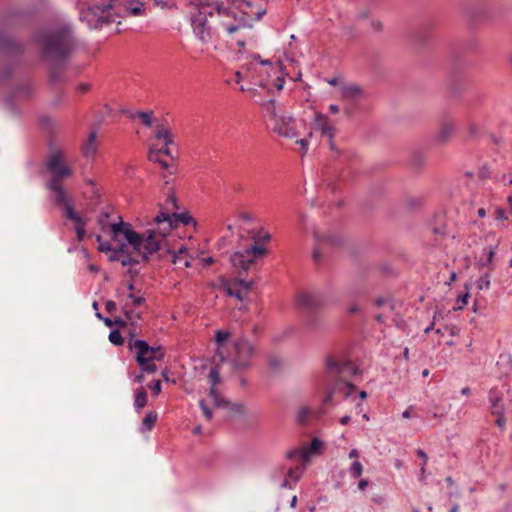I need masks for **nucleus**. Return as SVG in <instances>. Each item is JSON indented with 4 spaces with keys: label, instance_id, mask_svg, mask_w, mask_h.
Returning <instances> with one entry per match:
<instances>
[{
    "label": "nucleus",
    "instance_id": "f257e3e1",
    "mask_svg": "<svg viewBox=\"0 0 512 512\" xmlns=\"http://www.w3.org/2000/svg\"><path fill=\"white\" fill-rule=\"evenodd\" d=\"M156 229H147L143 234H139L131 228L129 223L122 220L119 223L111 224V236L116 240L123 235L133 250L142 256L144 261H148L150 255L158 252L162 248V242L165 237L175 227H167L165 222L157 221V215L153 218Z\"/></svg>",
    "mask_w": 512,
    "mask_h": 512
},
{
    "label": "nucleus",
    "instance_id": "f03ea898",
    "mask_svg": "<svg viewBox=\"0 0 512 512\" xmlns=\"http://www.w3.org/2000/svg\"><path fill=\"white\" fill-rule=\"evenodd\" d=\"M34 41L42 46V58L51 62L50 83H57L64 73V26L54 31H40Z\"/></svg>",
    "mask_w": 512,
    "mask_h": 512
},
{
    "label": "nucleus",
    "instance_id": "7ed1b4c3",
    "mask_svg": "<svg viewBox=\"0 0 512 512\" xmlns=\"http://www.w3.org/2000/svg\"><path fill=\"white\" fill-rule=\"evenodd\" d=\"M217 19L228 34H233L242 28L251 27L247 16L251 12L252 3L247 0H215Z\"/></svg>",
    "mask_w": 512,
    "mask_h": 512
},
{
    "label": "nucleus",
    "instance_id": "20e7f679",
    "mask_svg": "<svg viewBox=\"0 0 512 512\" xmlns=\"http://www.w3.org/2000/svg\"><path fill=\"white\" fill-rule=\"evenodd\" d=\"M217 19L228 34H233L242 28L251 27L247 16L251 12L252 3L247 0H215Z\"/></svg>",
    "mask_w": 512,
    "mask_h": 512
},
{
    "label": "nucleus",
    "instance_id": "39448f33",
    "mask_svg": "<svg viewBox=\"0 0 512 512\" xmlns=\"http://www.w3.org/2000/svg\"><path fill=\"white\" fill-rule=\"evenodd\" d=\"M215 1L198 3L195 11L190 13V25L194 36L204 45L212 42L217 34V28L214 25L217 19Z\"/></svg>",
    "mask_w": 512,
    "mask_h": 512
},
{
    "label": "nucleus",
    "instance_id": "423d86ee",
    "mask_svg": "<svg viewBox=\"0 0 512 512\" xmlns=\"http://www.w3.org/2000/svg\"><path fill=\"white\" fill-rule=\"evenodd\" d=\"M47 172L51 178L47 181L45 187L48 192V200L53 207H57L64 216V154L61 150H56L51 154L45 164Z\"/></svg>",
    "mask_w": 512,
    "mask_h": 512
},
{
    "label": "nucleus",
    "instance_id": "0eeeda50",
    "mask_svg": "<svg viewBox=\"0 0 512 512\" xmlns=\"http://www.w3.org/2000/svg\"><path fill=\"white\" fill-rule=\"evenodd\" d=\"M325 364L328 375L338 378L346 386L348 390L346 396H348L355 389V385L347 379L357 373V367L352 361L337 359L334 355H328Z\"/></svg>",
    "mask_w": 512,
    "mask_h": 512
},
{
    "label": "nucleus",
    "instance_id": "6e6552de",
    "mask_svg": "<svg viewBox=\"0 0 512 512\" xmlns=\"http://www.w3.org/2000/svg\"><path fill=\"white\" fill-rule=\"evenodd\" d=\"M266 254L267 249L254 242L244 251L233 253L230 257V262L233 267L239 268L242 272H247L250 266L255 263V258L265 256Z\"/></svg>",
    "mask_w": 512,
    "mask_h": 512
},
{
    "label": "nucleus",
    "instance_id": "1a4fd4ad",
    "mask_svg": "<svg viewBox=\"0 0 512 512\" xmlns=\"http://www.w3.org/2000/svg\"><path fill=\"white\" fill-rule=\"evenodd\" d=\"M488 401L490 413L496 417L495 425L504 431L506 427L504 391L498 387H492L488 393Z\"/></svg>",
    "mask_w": 512,
    "mask_h": 512
},
{
    "label": "nucleus",
    "instance_id": "9d476101",
    "mask_svg": "<svg viewBox=\"0 0 512 512\" xmlns=\"http://www.w3.org/2000/svg\"><path fill=\"white\" fill-rule=\"evenodd\" d=\"M235 355L232 365L235 370H246L251 365V357L254 352L252 344L246 338H239L234 343Z\"/></svg>",
    "mask_w": 512,
    "mask_h": 512
},
{
    "label": "nucleus",
    "instance_id": "9b49d317",
    "mask_svg": "<svg viewBox=\"0 0 512 512\" xmlns=\"http://www.w3.org/2000/svg\"><path fill=\"white\" fill-rule=\"evenodd\" d=\"M66 221L71 222L78 242L84 240L88 218L74 209L72 200L66 195Z\"/></svg>",
    "mask_w": 512,
    "mask_h": 512
},
{
    "label": "nucleus",
    "instance_id": "f8f14e48",
    "mask_svg": "<svg viewBox=\"0 0 512 512\" xmlns=\"http://www.w3.org/2000/svg\"><path fill=\"white\" fill-rule=\"evenodd\" d=\"M157 221L165 222L167 227H178L179 224H183L184 226L193 225L194 227L197 226V221L190 215L188 211L183 212H165L160 211L157 214Z\"/></svg>",
    "mask_w": 512,
    "mask_h": 512
},
{
    "label": "nucleus",
    "instance_id": "ddd939ff",
    "mask_svg": "<svg viewBox=\"0 0 512 512\" xmlns=\"http://www.w3.org/2000/svg\"><path fill=\"white\" fill-rule=\"evenodd\" d=\"M128 341V348L131 351H135V360L138 365H144L145 361H152L151 346L147 341L141 339H134V334H130Z\"/></svg>",
    "mask_w": 512,
    "mask_h": 512
},
{
    "label": "nucleus",
    "instance_id": "4468645a",
    "mask_svg": "<svg viewBox=\"0 0 512 512\" xmlns=\"http://www.w3.org/2000/svg\"><path fill=\"white\" fill-rule=\"evenodd\" d=\"M297 305L305 312L313 313L324 305V301L320 294L304 292L298 296Z\"/></svg>",
    "mask_w": 512,
    "mask_h": 512
},
{
    "label": "nucleus",
    "instance_id": "2eb2a0df",
    "mask_svg": "<svg viewBox=\"0 0 512 512\" xmlns=\"http://www.w3.org/2000/svg\"><path fill=\"white\" fill-rule=\"evenodd\" d=\"M272 129L279 136L285 138H295L297 136L295 120L290 116H281L280 118H276V121L273 122Z\"/></svg>",
    "mask_w": 512,
    "mask_h": 512
},
{
    "label": "nucleus",
    "instance_id": "dca6fc26",
    "mask_svg": "<svg viewBox=\"0 0 512 512\" xmlns=\"http://www.w3.org/2000/svg\"><path fill=\"white\" fill-rule=\"evenodd\" d=\"M99 150V144L97 142V131L93 129L89 132L87 139L81 144L80 151L82 156L87 159L94 161Z\"/></svg>",
    "mask_w": 512,
    "mask_h": 512
},
{
    "label": "nucleus",
    "instance_id": "f3484780",
    "mask_svg": "<svg viewBox=\"0 0 512 512\" xmlns=\"http://www.w3.org/2000/svg\"><path fill=\"white\" fill-rule=\"evenodd\" d=\"M314 126L326 138H331L335 135V127L330 123L328 117L322 113L315 114Z\"/></svg>",
    "mask_w": 512,
    "mask_h": 512
},
{
    "label": "nucleus",
    "instance_id": "a211bd4d",
    "mask_svg": "<svg viewBox=\"0 0 512 512\" xmlns=\"http://www.w3.org/2000/svg\"><path fill=\"white\" fill-rule=\"evenodd\" d=\"M24 52L23 46L10 39L8 36L0 33V53L8 55H19Z\"/></svg>",
    "mask_w": 512,
    "mask_h": 512
},
{
    "label": "nucleus",
    "instance_id": "6ab92c4d",
    "mask_svg": "<svg viewBox=\"0 0 512 512\" xmlns=\"http://www.w3.org/2000/svg\"><path fill=\"white\" fill-rule=\"evenodd\" d=\"M456 129L455 123L450 119H444L439 127L438 133H437V141L439 143H447L452 135L454 134Z\"/></svg>",
    "mask_w": 512,
    "mask_h": 512
},
{
    "label": "nucleus",
    "instance_id": "aec40b11",
    "mask_svg": "<svg viewBox=\"0 0 512 512\" xmlns=\"http://www.w3.org/2000/svg\"><path fill=\"white\" fill-rule=\"evenodd\" d=\"M342 97L345 101H360L365 94L361 87L356 84H347L341 88Z\"/></svg>",
    "mask_w": 512,
    "mask_h": 512
},
{
    "label": "nucleus",
    "instance_id": "412c9836",
    "mask_svg": "<svg viewBox=\"0 0 512 512\" xmlns=\"http://www.w3.org/2000/svg\"><path fill=\"white\" fill-rule=\"evenodd\" d=\"M114 0H100L99 3L92 4L88 7L87 12L102 18L104 13L112 8Z\"/></svg>",
    "mask_w": 512,
    "mask_h": 512
},
{
    "label": "nucleus",
    "instance_id": "4be33fe9",
    "mask_svg": "<svg viewBox=\"0 0 512 512\" xmlns=\"http://www.w3.org/2000/svg\"><path fill=\"white\" fill-rule=\"evenodd\" d=\"M121 113L127 115L131 119H134L135 117L140 118L142 124L146 127H150L152 125L153 111H151V110L150 111H137L136 113H132L126 109H122Z\"/></svg>",
    "mask_w": 512,
    "mask_h": 512
},
{
    "label": "nucleus",
    "instance_id": "5701e85b",
    "mask_svg": "<svg viewBox=\"0 0 512 512\" xmlns=\"http://www.w3.org/2000/svg\"><path fill=\"white\" fill-rule=\"evenodd\" d=\"M322 441L318 438L312 439L309 446L302 447V460L308 461L313 453H317L322 448Z\"/></svg>",
    "mask_w": 512,
    "mask_h": 512
},
{
    "label": "nucleus",
    "instance_id": "b1692460",
    "mask_svg": "<svg viewBox=\"0 0 512 512\" xmlns=\"http://www.w3.org/2000/svg\"><path fill=\"white\" fill-rule=\"evenodd\" d=\"M155 137L163 140L165 146L174 144V135L164 125H158L155 131Z\"/></svg>",
    "mask_w": 512,
    "mask_h": 512
},
{
    "label": "nucleus",
    "instance_id": "393cba45",
    "mask_svg": "<svg viewBox=\"0 0 512 512\" xmlns=\"http://www.w3.org/2000/svg\"><path fill=\"white\" fill-rule=\"evenodd\" d=\"M148 401V395L144 387H140L135 393L134 408L137 412H140Z\"/></svg>",
    "mask_w": 512,
    "mask_h": 512
},
{
    "label": "nucleus",
    "instance_id": "a878e982",
    "mask_svg": "<svg viewBox=\"0 0 512 512\" xmlns=\"http://www.w3.org/2000/svg\"><path fill=\"white\" fill-rule=\"evenodd\" d=\"M160 154H164V155H167V156H170L172 157L171 155V150L169 148V146H165L157 151H150L149 152V159L152 160V161H155V162H158L159 164H161L163 167H167L168 164L165 162V161H162L158 158V156Z\"/></svg>",
    "mask_w": 512,
    "mask_h": 512
},
{
    "label": "nucleus",
    "instance_id": "bb28decb",
    "mask_svg": "<svg viewBox=\"0 0 512 512\" xmlns=\"http://www.w3.org/2000/svg\"><path fill=\"white\" fill-rule=\"evenodd\" d=\"M157 418L156 412H148L142 420V430L151 431L156 424Z\"/></svg>",
    "mask_w": 512,
    "mask_h": 512
},
{
    "label": "nucleus",
    "instance_id": "cd10ccee",
    "mask_svg": "<svg viewBox=\"0 0 512 512\" xmlns=\"http://www.w3.org/2000/svg\"><path fill=\"white\" fill-rule=\"evenodd\" d=\"M266 114L269 116L272 122L276 121V118H280L276 113V101L274 99H270L262 104Z\"/></svg>",
    "mask_w": 512,
    "mask_h": 512
},
{
    "label": "nucleus",
    "instance_id": "c85d7f7f",
    "mask_svg": "<svg viewBox=\"0 0 512 512\" xmlns=\"http://www.w3.org/2000/svg\"><path fill=\"white\" fill-rule=\"evenodd\" d=\"M496 248H497V245L496 246H489L488 248H486L485 249L486 261L480 262L481 266H488L489 267V271H491L493 269L492 262H493V258H494L495 253H496Z\"/></svg>",
    "mask_w": 512,
    "mask_h": 512
},
{
    "label": "nucleus",
    "instance_id": "c756f323",
    "mask_svg": "<svg viewBox=\"0 0 512 512\" xmlns=\"http://www.w3.org/2000/svg\"><path fill=\"white\" fill-rule=\"evenodd\" d=\"M66 61L68 60L70 54L75 50L76 48V41L75 39L70 35L69 29L66 26Z\"/></svg>",
    "mask_w": 512,
    "mask_h": 512
},
{
    "label": "nucleus",
    "instance_id": "7c9ffc66",
    "mask_svg": "<svg viewBox=\"0 0 512 512\" xmlns=\"http://www.w3.org/2000/svg\"><path fill=\"white\" fill-rule=\"evenodd\" d=\"M95 240L98 244L97 249L99 252L108 253L109 251H112L113 246L111 245V243L109 241L103 240L101 235H95Z\"/></svg>",
    "mask_w": 512,
    "mask_h": 512
},
{
    "label": "nucleus",
    "instance_id": "2f4dec72",
    "mask_svg": "<svg viewBox=\"0 0 512 512\" xmlns=\"http://www.w3.org/2000/svg\"><path fill=\"white\" fill-rule=\"evenodd\" d=\"M254 242L258 244L266 243L271 240V234L263 229L258 230L255 235L252 237Z\"/></svg>",
    "mask_w": 512,
    "mask_h": 512
},
{
    "label": "nucleus",
    "instance_id": "473e14b6",
    "mask_svg": "<svg viewBox=\"0 0 512 512\" xmlns=\"http://www.w3.org/2000/svg\"><path fill=\"white\" fill-rule=\"evenodd\" d=\"M209 396L214 400V403L218 407H228L229 402L224 399H219L218 397V391L216 387H211L209 390Z\"/></svg>",
    "mask_w": 512,
    "mask_h": 512
},
{
    "label": "nucleus",
    "instance_id": "72a5a7b5",
    "mask_svg": "<svg viewBox=\"0 0 512 512\" xmlns=\"http://www.w3.org/2000/svg\"><path fill=\"white\" fill-rule=\"evenodd\" d=\"M126 12L130 16L143 15L145 12L144 4L140 1H138L135 6L127 7Z\"/></svg>",
    "mask_w": 512,
    "mask_h": 512
},
{
    "label": "nucleus",
    "instance_id": "f704fd0d",
    "mask_svg": "<svg viewBox=\"0 0 512 512\" xmlns=\"http://www.w3.org/2000/svg\"><path fill=\"white\" fill-rule=\"evenodd\" d=\"M187 251V248L185 246H181L177 252H175L170 247H167L166 253L172 256V263L177 264L178 262L182 261V258H180V255L185 253Z\"/></svg>",
    "mask_w": 512,
    "mask_h": 512
},
{
    "label": "nucleus",
    "instance_id": "c9c22d12",
    "mask_svg": "<svg viewBox=\"0 0 512 512\" xmlns=\"http://www.w3.org/2000/svg\"><path fill=\"white\" fill-rule=\"evenodd\" d=\"M109 341L116 345V346H122L124 344V338L121 335L119 330H112L109 334Z\"/></svg>",
    "mask_w": 512,
    "mask_h": 512
},
{
    "label": "nucleus",
    "instance_id": "e433bc0d",
    "mask_svg": "<svg viewBox=\"0 0 512 512\" xmlns=\"http://www.w3.org/2000/svg\"><path fill=\"white\" fill-rule=\"evenodd\" d=\"M362 471H363V466L359 461L352 462V464L350 465V468H349V473L352 478L356 479V478L360 477L362 474Z\"/></svg>",
    "mask_w": 512,
    "mask_h": 512
},
{
    "label": "nucleus",
    "instance_id": "4c0bfd02",
    "mask_svg": "<svg viewBox=\"0 0 512 512\" xmlns=\"http://www.w3.org/2000/svg\"><path fill=\"white\" fill-rule=\"evenodd\" d=\"M140 292L139 290L138 293ZM128 298L131 300L132 306L134 307H140L146 302V299L140 294L129 293Z\"/></svg>",
    "mask_w": 512,
    "mask_h": 512
},
{
    "label": "nucleus",
    "instance_id": "58836bf2",
    "mask_svg": "<svg viewBox=\"0 0 512 512\" xmlns=\"http://www.w3.org/2000/svg\"><path fill=\"white\" fill-rule=\"evenodd\" d=\"M303 473V468L300 466L290 468L287 472V478L297 482Z\"/></svg>",
    "mask_w": 512,
    "mask_h": 512
},
{
    "label": "nucleus",
    "instance_id": "ea45409f",
    "mask_svg": "<svg viewBox=\"0 0 512 512\" xmlns=\"http://www.w3.org/2000/svg\"><path fill=\"white\" fill-rule=\"evenodd\" d=\"M151 352L152 361H162L165 357V351L161 346H151Z\"/></svg>",
    "mask_w": 512,
    "mask_h": 512
},
{
    "label": "nucleus",
    "instance_id": "a19ab883",
    "mask_svg": "<svg viewBox=\"0 0 512 512\" xmlns=\"http://www.w3.org/2000/svg\"><path fill=\"white\" fill-rule=\"evenodd\" d=\"M358 104H359V101H347V104L344 107V113L348 117L353 116L356 113V111L358 110Z\"/></svg>",
    "mask_w": 512,
    "mask_h": 512
},
{
    "label": "nucleus",
    "instance_id": "79ce46f5",
    "mask_svg": "<svg viewBox=\"0 0 512 512\" xmlns=\"http://www.w3.org/2000/svg\"><path fill=\"white\" fill-rule=\"evenodd\" d=\"M490 287V273L487 272L483 276H481L477 281V288L479 290L489 289Z\"/></svg>",
    "mask_w": 512,
    "mask_h": 512
},
{
    "label": "nucleus",
    "instance_id": "37998d69",
    "mask_svg": "<svg viewBox=\"0 0 512 512\" xmlns=\"http://www.w3.org/2000/svg\"><path fill=\"white\" fill-rule=\"evenodd\" d=\"M209 380L211 383V387H216V385L220 382V372L217 367H212L209 372Z\"/></svg>",
    "mask_w": 512,
    "mask_h": 512
},
{
    "label": "nucleus",
    "instance_id": "c03bdc74",
    "mask_svg": "<svg viewBox=\"0 0 512 512\" xmlns=\"http://www.w3.org/2000/svg\"><path fill=\"white\" fill-rule=\"evenodd\" d=\"M316 240L319 243H331L332 245H340L342 241L332 236H319L315 234Z\"/></svg>",
    "mask_w": 512,
    "mask_h": 512
},
{
    "label": "nucleus",
    "instance_id": "a18cd8bd",
    "mask_svg": "<svg viewBox=\"0 0 512 512\" xmlns=\"http://www.w3.org/2000/svg\"><path fill=\"white\" fill-rule=\"evenodd\" d=\"M119 262L124 267L139 264V260L131 257L129 253L126 255H120Z\"/></svg>",
    "mask_w": 512,
    "mask_h": 512
},
{
    "label": "nucleus",
    "instance_id": "49530a36",
    "mask_svg": "<svg viewBox=\"0 0 512 512\" xmlns=\"http://www.w3.org/2000/svg\"><path fill=\"white\" fill-rule=\"evenodd\" d=\"M91 84L88 82H81L75 86V92L78 95H84L91 91Z\"/></svg>",
    "mask_w": 512,
    "mask_h": 512
},
{
    "label": "nucleus",
    "instance_id": "de8ad7c7",
    "mask_svg": "<svg viewBox=\"0 0 512 512\" xmlns=\"http://www.w3.org/2000/svg\"><path fill=\"white\" fill-rule=\"evenodd\" d=\"M139 366H140L142 372L148 373V374H153V373L157 372V370H158V367L154 363V361H145L144 365H139Z\"/></svg>",
    "mask_w": 512,
    "mask_h": 512
},
{
    "label": "nucleus",
    "instance_id": "09e8293b",
    "mask_svg": "<svg viewBox=\"0 0 512 512\" xmlns=\"http://www.w3.org/2000/svg\"><path fill=\"white\" fill-rule=\"evenodd\" d=\"M103 322L104 324L107 326V327H112L114 325H117V326H120V327H125L127 324H126V321L117 317L115 319H111V318H105L103 319Z\"/></svg>",
    "mask_w": 512,
    "mask_h": 512
},
{
    "label": "nucleus",
    "instance_id": "8fccbe9b",
    "mask_svg": "<svg viewBox=\"0 0 512 512\" xmlns=\"http://www.w3.org/2000/svg\"><path fill=\"white\" fill-rule=\"evenodd\" d=\"M199 406H200L202 413H203L204 417L206 418V420L211 421L212 417H213L212 410L206 404L205 400L201 399L199 401Z\"/></svg>",
    "mask_w": 512,
    "mask_h": 512
},
{
    "label": "nucleus",
    "instance_id": "3c124183",
    "mask_svg": "<svg viewBox=\"0 0 512 512\" xmlns=\"http://www.w3.org/2000/svg\"><path fill=\"white\" fill-rule=\"evenodd\" d=\"M310 415V410L307 407H302L297 413V422L303 424L307 421Z\"/></svg>",
    "mask_w": 512,
    "mask_h": 512
},
{
    "label": "nucleus",
    "instance_id": "603ef678",
    "mask_svg": "<svg viewBox=\"0 0 512 512\" xmlns=\"http://www.w3.org/2000/svg\"><path fill=\"white\" fill-rule=\"evenodd\" d=\"M230 336V333L223 330H217L215 334V341L220 346L222 345Z\"/></svg>",
    "mask_w": 512,
    "mask_h": 512
},
{
    "label": "nucleus",
    "instance_id": "864d4df0",
    "mask_svg": "<svg viewBox=\"0 0 512 512\" xmlns=\"http://www.w3.org/2000/svg\"><path fill=\"white\" fill-rule=\"evenodd\" d=\"M172 207L173 209H179L177 197L174 192H171L168 194L166 199V207L169 209V207Z\"/></svg>",
    "mask_w": 512,
    "mask_h": 512
},
{
    "label": "nucleus",
    "instance_id": "5fc2aeb1",
    "mask_svg": "<svg viewBox=\"0 0 512 512\" xmlns=\"http://www.w3.org/2000/svg\"><path fill=\"white\" fill-rule=\"evenodd\" d=\"M416 454L422 460L421 473H424L425 472V467H426L427 462H428V455H427V453L424 450H422L420 448H418L416 450Z\"/></svg>",
    "mask_w": 512,
    "mask_h": 512
},
{
    "label": "nucleus",
    "instance_id": "6e6d98bb",
    "mask_svg": "<svg viewBox=\"0 0 512 512\" xmlns=\"http://www.w3.org/2000/svg\"><path fill=\"white\" fill-rule=\"evenodd\" d=\"M234 285L240 286L245 290H250L253 287V281H247L241 278L235 279L233 282Z\"/></svg>",
    "mask_w": 512,
    "mask_h": 512
},
{
    "label": "nucleus",
    "instance_id": "4d7b16f0",
    "mask_svg": "<svg viewBox=\"0 0 512 512\" xmlns=\"http://www.w3.org/2000/svg\"><path fill=\"white\" fill-rule=\"evenodd\" d=\"M286 458L289 460H295L298 458L302 459V448H296L288 451L286 453Z\"/></svg>",
    "mask_w": 512,
    "mask_h": 512
},
{
    "label": "nucleus",
    "instance_id": "13d9d810",
    "mask_svg": "<svg viewBox=\"0 0 512 512\" xmlns=\"http://www.w3.org/2000/svg\"><path fill=\"white\" fill-rule=\"evenodd\" d=\"M122 311L124 312L125 317H126L127 320H133L134 318H138L139 319L141 317L140 314L135 313L134 310L128 309L127 305H124L122 307Z\"/></svg>",
    "mask_w": 512,
    "mask_h": 512
},
{
    "label": "nucleus",
    "instance_id": "bf43d9fd",
    "mask_svg": "<svg viewBox=\"0 0 512 512\" xmlns=\"http://www.w3.org/2000/svg\"><path fill=\"white\" fill-rule=\"evenodd\" d=\"M470 297L469 292H465L464 294H460L457 298V303L459 304L457 309H462L464 305L468 303V299Z\"/></svg>",
    "mask_w": 512,
    "mask_h": 512
},
{
    "label": "nucleus",
    "instance_id": "052dcab7",
    "mask_svg": "<svg viewBox=\"0 0 512 512\" xmlns=\"http://www.w3.org/2000/svg\"><path fill=\"white\" fill-rule=\"evenodd\" d=\"M268 363L272 370H279L282 366V361L277 357H271Z\"/></svg>",
    "mask_w": 512,
    "mask_h": 512
},
{
    "label": "nucleus",
    "instance_id": "680f3d73",
    "mask_svg": "<svg viewBox=\"0 0 512 512\" xmlns=\"http://www.w3.org/2000/svg\"><path fill=\"white\" fill-rule=\"evenodd\" d=\"M149 388L152 391V393L157 396L161 392V388H162L161 381L160 380H154L149 385Z\"/></svg>",
    "mask_w": 512,
    "mask_h": 512
},
{
    "label": "nucleus",
    "instance_id": "e2e57ef3",
    "mask_svg": "<svg viewBox=\"0 0 512 512\" xmlns=\"http://www.w3.org/2000/svg\"><path fill=\"white\" fill-rule=\"evenodd\" d=\"M40 126L45 129H50L52 126V120L48 116H41L39 118Z\"/></svg>",
    "mask_w": 512,
    "mask_h": 512
},
{
    "label": "nucleus",
    "instance_id": "0e129e2a",
    "mask_svg": "<svg viewBox=\"0 0 512 512\" xmlns=\"http://www.w3.org/2000/svg\"><path fill=\"white\" fill-rule=\"evenodd\" d=\"M495 219L496 220H507L508 217L506 215V211L503 208H497L495 210Z\"/></svg>",
    "mask_w": 512,
    "mask_h": 512
},
{
    "label": "nucleus",
    "instance_id": "69168bd1",
    "mask_svg": "<svg viewBox=\"0 0 512 512\" xmlns=\"http://www.w3.org/2000/svg\"><path fill=\"white\" fill-rule=\"evenodd\" d=\"M223 288L228 296H232L233 292L236 290L232 287V283L229 280L223 282Z\"/></svg>",
    "mask_w": 512,
    "mask_h": 512
},
{
    "label": "nucleus",
    "instance_id": "338daca9",
    "mask_svg": "<svg viewBox=\"0 0 512 512\" xmlns=\"http://www.w3.org/2000/svg\"><path fill=\"white\" fill-rule=\"evenodd\" d=\"M108 253H110L109 256H108V260L110 262L119 261L120 255L117 252L116 247L113 246L112 251H109Z\"/></svg>",
    "mask_w": 512,
    "mask_h": 512
},
{
    "label": "nucleus",
    "instance_id": "774afa93",
    "mask_svg": "<svg viewBox=\"0 0 512 512\" xmlns=\"http://www.w3.org/2000/svg\"><path fill=\"white\" fill-rule=\"evenodd\" d=\"M105 309L109 314H112L117 309L116 303L112 300H108L105 303Z\"/></svg>",
    "mask_w": 512,
    "mask_h": 512
}]
</instances>
